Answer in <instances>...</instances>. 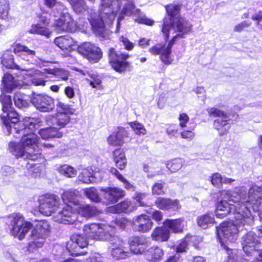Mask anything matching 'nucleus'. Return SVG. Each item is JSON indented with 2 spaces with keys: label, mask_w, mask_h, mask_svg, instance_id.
<instances>
[{
  "label": "nucleus",
  "mask_w": 262,
  "mask_h": 262,
  "mask_svg": "<svg viewBox=\"0 0 262 262\" xmlns=\"http://www.w3.org/2000/svg\"><path fill=\"white\" fill-rule=\"evenodd\" d=\"M230 213L233 212L236 223L230 225V230L237 232L236 225L243 224L244 220L251 216V209L258 212L260 221L262 223V187L257 185H253L249 189L248 193L245 187L236 188L230 194ZM257 233L259 237H262V225L258 229ZM236 239V234L234 235Z\"/></svg>",
  "instance_id": "1"
},
{
  "label": "nucleus",
  "mask_w": 262,
  "mask_h": 262,
  "mask_svg": "<svg viewBox=\"0 0 262 262\" xmlns=\"http://www.w3.org/2000/svg\"><path fill=\"white\" fill-rule=\"evenodd\" d=\"M9 117L12 118V123L10 125L5 120L4 132L8 136L12 135L15 138L22 136L20 142L24 148L28 150L39 151V138L34 132L39 127V119L34 118L25 117L21 121H19L17 115L11 113Z\"/></svg>",
  "instance_id": "2"
},
{
  "label": "nucleus",
  "mask_w": 262,
  "mask_h": 262,
  "mask_svg": "<svg viewBox=\"0 0 262 262\" xmlns=\"http://www.w3.org/2000/svg\"><path fill=\"white\" fill-rule=\"evenodd\" d=\"M172 25L179 33L173 36L167 45L161 44H157L149 49V52L152 55H160V58L161 61L165 64L169 65L172 63L173 58L171 56V48L176 39L178 37H183V35L189 33L192 28V25L186 19L182 17H180L176 23H172ZM175 31L171 32V34Z\"/></svg>",
  "instance_id": "3"
},
{
  "label": "nucleus",
  "mask_w": 262,
  "mask_h": 262,
  "mask_svg": "<svg viewBox=\"0 0 262 262\" xmlns=\"http://www.w3.org/2000/svg\"><path fill=\"white\" fill-rule=\"evenodd\" d=\"M83 231L88 238L97 241H107L111 248L125 246V243L119 237L113 235L114 227L113 225L92 224L84 225Z\"/></svg>",
  "instance_id": "4"
},
{
  "label": "nucleus",
  "mask_w": 262,
  "mask_h": 262,
  "mask_svg": "<svg viewBox=\"0 0 262 262\" xmlns=\"http://www.w3.org/2000/svg\"><path fill=\"white\" fill-rule=\"evenodd\" d=\"M120 0H101L98 16L90 19L92 28L98 33L102 31L104 24H111L120 9Z\"/></svg>",
  "instance_id": "5"
},
{
  "label": "nucleus",
  "mask_w": 262,
  "mask_h": 262,
  "mask_svg": "<svg viewBox=\"0 0 262 262\" xmlns=\"http://www.w3.org/2000/svg\"><path fill=\"white\" fill-rule=\"evenodd\" d=\"M43 3L48 8L53 10L55 15L58 14L60 15L59 18L56 20L54 24L57 32H73L76 30V23L69 13L64 12L66 9L64 5L56 0H43Z\"/></svg>",
  "instance_id": "6"
},
{
  "label": "nucleus",
  "mask_w": 262,
  "mask_h": 262,
  "mask_svg": "<svg viewBox=\"0 0 262 262\" xmlns=\"http://www.w3.org/2000/svg\"><path fill=\"white\" fill-rule=\"evenodd\" d=\"M5 222L10 226L11 234L19 240L24 239L32 228V224L26 221L24 216L19 213L7 216Z\"/></svg>",
  "instance_id": "7"
},
{
  "label": "nucleus",
  "mask_w": 262,
  "mask_h": 262,
  "mask_svg": "<svg viewBox=\"0 0 262 262\" xmlns=\"http://www.w3.org/2000/svg\"><path fill=\"white\" fill-rule=\"evenodd\" d=\"M49 228L50 226L47 222H39L36 225L35 228L31 231V242L28 246L29 251H33L35 248H39L43 245Z\"/></svg>",
  "instance_id": "8"
},
{
  "label": "nucleus",
  "mask_w": 262,
  "mask_h": 262,
  "mask_svg": "<svg viewBox=\"0 0 262 262\" xmlns=\"http://www.w3.org/2000/svg\"><path fill=\"white\" fill-rule=\"evenodd\" d=\"M123 15L137 17L135 20L140 24L151 26L154 23V20L147 18L145 16H141L140 10L135 7L134 3L132 1L127 2L124 5L121 11V15L118 17L117 28L119 27L120 21L123 19Z\"/></svg>",
  "instance_id": "9"
},
{
  "label": "nucleus",
  "mask_w": 262,
  "mask_h": 262,
  "mask_svg": "<svg viewBox=\"0 0 262 262\" xmlns=\"http://www.w3.org/2000/svg\"><path fill=\"white\" fill-rule=\"evenodd\" d=\"M165 9L169 17L164 19L162 31L165 39H167L169 37V33L174 31V28L172 23H174V19L177 20L180 18L181 5L170 4L166 6Z\"/></svg>",
  "instance_id": "10"
},
{
  "label": "nucleus",
  "mask_w": 262,
  "mask_h": 262,
  "mask_svg": "<svg viewBox=\"0 0 262 262\" xmlns=\"http://www.w3.org/2000/svg\"><path fill=\"white\" fill-rule=\"evenodd\" d=\"M108 59L112 68L117 72L121 73L129 67V63L126 61L129 55L127 53L116 51L111 48L108 52Z\"/></svg>",
  "instance_id": "11"
},
{
  "label": "nucleus",
  "mask_w": 262,
  "mask_h": 262,
  "mask_svg": "<svg viewBox=\"0 0 262 262\" xmlns=\"http://www.w3.org/2000/svg\"><path fill=\"white\" fill-rule=\"evenodd\" d=\"M39 212L46 216L52 214L59 206V198L56 195L46 194L38 199Z\"/></svg>",
  "instance_id": "12"
},
{
  "label": "nucleus",
  "mask_w": 262,
  "mask_h": 262,
  "mask_svg": "<svg viewBox=\"0 0 262 262\" xmlns=\"http://www.w3.org/2000/svg\"><path fill=\"white\" fill-rule=\"evenodd\" d=\"M77 51L90 61L94 63L98 62L102 56L101 49L91 42L82 43L78 47Z\"/></svg>",
  "instance_id": "13"
},
{
  "label": "nucleus",
  "mask_w": 262,
  "mask_h": 262,
  "mask_svg": "<svg viewBox=\"0 0 262 262\" xmlns=\"http://www.w3.org/2000/svg\"><path fill=\"white\" fill-rule=\"evenodd\" d=\"M210 116L219 117L214 122V126L218 130L220 135H224L228 132L229 124L228 117L224 113L216 108L212 107L207 110Z\"/></svg>",
  "instance_id": "14"
},
{
  "label": "nucleus",
  "mask_w": 262,
  "mask_h": 262,
  "mask_svg": "<svg viewBox=\"0 0 262 262\" xmlns=\"http://www.w3.org/2000/svg\"><path fill=\"white\" fill-rule=\"evenodd\" d=\"M30 101L36 109L42 112H51L55 107L54 99L46 95L34 94Z\"/></svg>",
  "instance_id": "15"
},
{
  "label": "nucleus",
  "mask_w": 262,
  "mask_h": 262,
  "mask_svg": "<svg viewBox=\"0 0 262 262\" xmlns=\"http://www.w3.org/2000/svg\"><path fill=\"white\" fill-rule=\"evenodd\" d=\"M77 219V213L71 205H64L62 209L54 215L55 222L64 224H72Z\"/></svg>",
  "instance_id": "16"
},
{
  "label": "nucleus",
  "mask_w": 262,
  "mask_h": 262,
  "mask_svg": "<svg viewBox=\"0 0 262 262\" xmlns=\"http://www.w3.org/2000/svg\"><path fill=\"white\" fill-rule=\"evenodd\" d=\"M88 242L86 238L81 234H74L67 244V248L72 255L76 256L84 254L78 251L79 248L86 247Z\"/></svg>",
  "instance_id": "17"
},
{
  "label": "nucleus",
  "mask_w": 262,
  "mask_h": 262,
  "mask_svg": "<svg viewBox=\"0 0 262 262\" xmlns=\"http://www.w3.org/2000/svg\"><path fill=\"white\" fill-rule=\"evenodd\" d=\"M133 223L135 229L142 233L149 231L153 225L149 217L145 214L135 216L133 220Z\"/></svg>",
  "instance_id": "18"
},
{
  "label": "nucleus",
  "mask_w": 262,
  "mask_h": 262,
  "mask_svg": "<svg viewBox=\"0 0 262 262\" xmlns=\"http://www.w3.org/2000/svg\"><path fill=\"white\" fill-rule=\"evenodd\" d=\"M128 242L130 250L136 254L143 253L149 245L148 240L144 236L130 237Z\"/></svg>",
  "instance_id": "19"
},
{
  "label": "nucleus",
  "mask_w": 262,
  "mask_h": 262,
  "mask_svg": "<svg viewBox=\"0 0 262 262\" xmlns=\"http://www.w3.org/2000/svg\"><path fill=\"white\" fill-rule=\"evenodd\" d=\"M0 101L2 102L3 105V114L1 115V119L3 123V128H5V120H7L10 125L12 123L13 120L12 118H10V114L11 113H15L17 115V118L18 117V114L11 107L12 101L10 96L3 95L0 96Z\"/></svg>",
  "instance_id": "20"
},
{
  "label": "nucleus",
  "mask_w": 262,
  "mask_h": 262,
  "mask_svg": "<svg viewBox=\"0 0 262 262\" xmlns=\"http://www.w3.org/2000/svg\"><path fill=\"white\" fill-rule=\"evenodd\" d=\"M71 119L70 115L66 113H56L55 116L49 115L46 121L48 125L55 127L58 130L64 127Z\"/></svg>",
  "instance_id": "21"
},
{
  "label": "nucleus",
  "mask_w": 262,
  "mask_h": 262,
  "mask_svg": "<svg viewBox=\"0 0 262 262\" xmlns=\"http://www.w3.org/2000/svg\"><path fill=\"white\" fill-rule=\"evenodd\" d=\"M101 191L104 192V199L112 203L117 202L119 199L124 197L125 195V191L118 187L102 188Z\"/></svg>",
  "instance_id": "22"
},
{
  "label": "nucleus",
  "mask_w": 262,
  "mask_h": 262,
  "mask_svg": "<svg viewBox=\"0 0 262 262\" xmlns=\"http://www.w3.org/2000/svg\"><path fill=\"white\" fill-rule=\"evenodd\" d=\"M222 195H225L223 199L219 202L216 206V216L220 219L224 218L229 213V194L227 190L221 192Z\"/></svg>",
  "instance_id": "23"
},
{
  "label": "nucleus",
  "mask_w": 262,
  "mask_h": 262,
  "mask_svg": "<svg viewBox=\"0 0 262 262\" xmlns=\"http://www.w3.org/2000/svg\"><path fill=\"white\" fill-rule=\"evenodd\" d=\"M217 235L221 246L228 251V242L229 237V223L224 222L217 227Z\"/></svg>",
  "instance_id": "24"
},
{
  "label": "nucleus",
  "mask_w": 262,
  "mask_h": 262,
  "mask_svg": "<svg viewBox=\"0 0 262 262\" xmlns=\"http://www.w3.org/2000/svg\"><path fill=\"white\" fill-rule=\"evenodd\" d=\"M128 136L127 131L123 127L118 128V131L111 135L107 139L109 145L121 146L124 143V139Z\"/></svg>",
  "instance_id": "25"
},
{
  "label": "nucleus",
  "mask_w": 262,
  "mask_h": 262,
  "mask_svg": "<svg viewBox=\"0 0 262 262\" xmlns=\"http://www.w3.org/2000/svg\"><path fill=\"white\" fill-rule=\"evenodd\" d=\"M13 51L15 54L23 58L27 61H30L33 58L36 54V51L30 49L25 45L16 43L13 46Z\"/></svg>",
  "instance_id": "26"
},
{
  "label": "nucleus",
  "mask_w": 262,
  "mask_h": 262,
  "mask_svg": "<svg viewBox=\"0 0 262 262\" xmlns=\"http://www.w3.org/2000/svg\"><path fill=\"white\" fill-rule=\"evenodd\" d=\"M155 204L158 208L163 210L178 209L181 207L178 200L161 197L157 199Z\"/></svg>",
  "instance_id": "27"
},
{
  "label": "nucleus",
  "mask_w": 262,
  "mask_h": 262,
  "mask_svg": "<svg viewBox=\"0 0 262 262\" xmlns=\"http://www.w3.org/2000/svg\"><path fill=\"white\" fill-rule=\"evenodd\" d=\"M135 209V206L129 201H124L116 205L111 206L108 208V211L113 213L121 212L128 213L133 211Z\"/></svg>",
  "instance_id": "28"
},
{
  "label": "nucleus",
  "mask_w": 262,
  "mask_h": 262,
  "mask_svg": "<svg viewBox=\"0 0 262 262\" xmlns=\"http://www.w3.org/2000/svg\"><path fill=\"white\" fill-rule=\"evenodd\" d=\"M40 21L45 26H41L39 24L33 25L29 32L32 34H39L48 37L51 34V31L45 26L49 24V20L44 16H41Z\"/></svg>",
  "instance_id": "29"
},
{
  "label": "nucleus",
  "mask_w": 262,
  "mask_h": 262,
  "mask_svg": "<svg viewBox=\"0 0 262 262\" xmlns=\"http://www.w3.org/2000/svg\"><path fill=\"white\" fill-rule=\"evenodd\" d=\"M3 88L2 91L4 92L10 93L12 90L18 86V82L13 76L9 73L5 74L2 80Z\"/></svg>",
  "instance_id": "30"
},
{
  "label": "nucleus",
  "mask_w": 262,
  "mask_h": 262,
  "mask_svg": "<svg viewBox=\"0 0 262 262\" xmlns=\"http://www.w3.org/2000/svg\"><path fill=\"white\" fill-rule=\"evenodd\" d=\"M146 259L151 262H159L164 255L163 250L158 246L150 248L145 254Z\"/></svg>",
  "instance_id": "31"
},
{
  "label": "nucleus",
  "mask_w": 262,
  "mask_h": 262,
  "mask_svg": "<svg viewBox=\"0 0 262 262\" xmlns=\"http://www.w3.org/2000/svg\"><path fill=\"white\" fill-rule=\"evenodd\" d=\"M38 134L43 140H49L54 138H59L62 136V133L53 126L40 129Z\"/></svg>",
  "instance_id": "32"
},
{
  "label": "nucleus",
  "mask_w": 262,
  "mask_h": 262,
  "mask_svg": "<svg viewBox=\"0 0 262 262\" xmlns=\"http://www.w3.org/2000/svg\"><path fill=\"white\" fill-rule=\"evenodd\" d=\"M167 227L156 228L151 235L153 240L157 242H164L168 239L169 236V231Z\"/></svg>",
  "instance_id": "33"
},
{
  "label": "nucleus",
  "mask_w": 262,
  "mask_h": 262,
  "mask_svg": "<svg viewBox=\"0 0 262 262\" xmlns=\"http://www.w3.org/2000/svg\"><path fill=\"white\" fill-rule=\"evenodd\" d=\"M185 222L181 219L166 220L164 222V226L170 229L174 233L181 232L183 231Z\"/></svg>",
  "instance_id": "34"
},
{
  "label": "nucleus",
  "mask_w": 262,
  "mask_h": 262,
  "mask_svg": "<svg viewBox=\"0 0 262 262\" xmlns=\"http://www.w3.org/2000/svg\"><path fill=\"white\" fill-rule=\"evenodd\" d=\"M55 44L62 50H70L74 45L73 39L69 36H62L56 37Z\"/></svg>",
  "instance_id": "35"
},
{
  "label": "nucleus",
  "mask_w": 262,
  "mask_h": 262,
  "mask_svg": "<svg viewBox=\"0 0 262 262\" xmlns=\"http://www.w3.org/2000/svg\"><path fill=\"white\" fill-rule=\"evenodd\" d=\"M113 156L116 166L121 170L124 169L127 163L124 151L120 149H116L114 151Z\"/></svg>",
  "instance_id": "36"
},
{
  "label": "nucleus",
  "mask_w": 262,
  "mask_h": 262,
  "mask_svg": "<svg viewBox=\"0 0 262 262\" xmlns=\"http://www.w3.org/2000/svg\"><path fill=\"white\" fill-rule=\"evenodd\" d=\"M9 150L16 158H23L27 150L21 143H18L14 142L9 143Z\"/></svg>",
  "instance_id": "37"
},
{
  "label": "nucleus",
  "mask_w": 262,
  "mask_h": 262,
  "mask_svg": "<svg viewBox=\"0 0 262 262\" xmlns=\"http://www.w3.org/2000/svg\"><path fill=\"white\" fill-rule=\"evenodd\" d=\"M78 211L79 214L86 217L95 216L97 215L99 212L95 207L89 205L80 206Z\"/></svg>",
  "instance_id": "38"
},
{
  "label": "nucleus",
  "mask_w": 262,
  "mask_h": 262,
  "mask_svg": "<svg viewBox=\"0 0 262 262\" xmlns=\"http://www.w3.org/2000/svg\"><path fill=\"white\" fill-rule=\"evenodd\" d=\"M214 223V219L213 215L208 213L201 215L197 219L198 226L203 229L207 228L213 225Z\"/></svg>",
  "instance_id": "39"
},
{
  "label": "nucleus",
  "mask_w": 262,
  "mask_h": 262,
  "mask_svg": "<svg viewBox=\"0 0 262 262\" xmlns=\"http://www.w3.org/2000/svg\"><path fill=\"white\" fill-rule=\"evenodd\" d=\"M57 171L61 175L67 178H74L77 174L76 170L67 164L60 165L57 168Z\"/></svg>",
  "instance_id": "40"
},
{
  "label": "nucleus",
  "mask_w": 262,
  "mask_h": 262,
  "mask_svg": "<svg viewBox=\"0 0 262 262\" xmlns=\"http://www.w3.org/2000/svg\"><path fill=\"white\" fill-rule=\"evenodd\" d=\"M93 170L90 168L84 169L78 176V179L84 183H91L93 179Z\"/></svg>",
  "instance_id": "41"
},
{
  "label": "nucleus",
  "mask_w": 262,
  "mask_h": 262,
  "mask_svg": "<svg viewBox=\"0 0 262 262\" xmlns=\"http://www.w3.org/2000/svg\"><path fill=\"white\" fill-rule=\"evenodd\" d=\"M184 163V160L181 158H176L169 161L166 166L171 172H175L180 170Z\"/></svg>",
  "instance_id": "42"
},
{
  "label": "nucleus",
  "mask_w": 262,
  "mask_h": 262,
  "mask_svg": "<svg viewBox=\"0 0 262 262\" xmlns=\"http://www.w3.org/2000/svg\"><path fill=\"white\" fill-rule=\"evenodd\" d=\"M47 73L64 81L68 80L69 77V72L62 69H48Z\"/></svg>",
  "instance_id": "43"
},
{
  "label": "nucleus",
  "mask_w": 262,
  "mask_h": 262,
  "mask_svg": "<svg viewBox=\"0 0 262 262\" xmlns=\"http://www.w3.org/2000/svg\"><path fill=\"white\" fill-rule=\"evenodd\" d=\"M84 195L93 202H98L101 200L96 188L94 187L87 188L83 189Z\"/></svg>",
  "instance_id": "44"
},
{
  "label": "nucleus",
  "mask_w": 262,
  "mask_h": 262,
  "mask_svg": "<svg viewBox=\"0 0 262 262\" xmlns=\"http://www.w3.org/2000/svg\"><path fill=\"white\" fill-rule=\"evenodd\" d=\"M111 254L116 259H123L127 256L125 246L111 248Z\"/></svg>",
  "instance_id": "45"
},
{
  "label": "nucleus",
  "mask_w": 262,
  "mask_h": 262,
  "mask_svg": "<svg viewBox=\"0 0 262 262\" xmlns=\"http://www.w3.org/2000/svg\"><path fill=\"white\" fill-rule=\"evenodd\" d=\"M76 193L75 191L68 190L64 192L62 194V199L65 205H68V203L76 204Z\"/></svg>",
  "instance_id": "46"
},
{
  "label": "nucleus",
  "mask_w": 262,
  "mask_h": 262,
  "mask_svg": "<svg viewBox=\"0 0 262 262\" xmlns=\"http://www.w3.org/2000/svg\"><path fill=\"white\" fill-rule=\"evenodd\" d=\"M24 95L20 93H16L14 96V101L16 106L18 108H25L29 105L27 100L24 99Z\"/></svg>",
  "instance_id": "47"
},
{
  "label": "nucleus",
  "mask_w": 262,
  "mask_h": 262,
  "mask_svg": "<svg viewBox=\"0 0 262 262\" xmlns=\"http://www.w3.org/2000/svg\"><path fill=\"white\" fill-rule=\"evenodd\" d=\"M57 113H66L69 115L73 114V109L68 104L58 101L56 104Z\"/></svg>",
  "instance_id": "48"
},
{
  "label": "nucleus",
  "mask_w": 262,
  "mask_h": 262,
  "mask_svg": "<svg viewBox=\"0 0 262 262\" xmlns=\"http://www.w3.org/2000/svg\"><path fill=\"white\" fill-rule=\"evenodd\" d=\"M129 125L137 135H144L146 134V130L142 124L138 122L135 121L130 122Z\"/></svg>",
  "instance_id": "49"
},
{
  "label": "nucleus",
  "mask_w": 262,
  "mask_h": 262,
  "mask_svg": "<svg viewBox=\"0 0 262 262\" xmlns=\"http://www.w3.org/2000/svg\"><path fill=\"white\" fill-rule=\"evenodd\" d=\"M227 181V179H223L219 173H213L211 177L212 184L216 187H219L222 183H225Z\"/></svg>",
  "instance_id": "50"
},
{
  "label": "nucleus",
  "mask_w": 262,
  "mask_h": 262,
  "mask_svg": "<svg viewBox=\"0 0 262 262\" xmlns=\"http://www.w3.org/2000/svg\"><path fill=\"white\" fill-rule=\"evenodd\" d=\"M9 9L8 0H0V14L3 18H8Z\"/></svg>",
  "instance_id": "51"
},
{
  "label": "nucleus",
  "mask_w": 262,
  "mask_h": 262,
  "mask_svg": "<svg viewBox=\"0 0 262 262\" xmlns=\"http://www.w3.org/2000/svg\"><path fill=\"white\" fill-rule=\"evenodd\" d=\"M146 194L143 193H136L135 195L133 197L134 202L133 205L135 206V209L137 206H144L145 205V202L143 200L145 198Z\"/></svg>",
  "instance_id": "52"
},
{
  "label": "nucleus",
  "mask_w": 262,
  "mask_h": 262,
  "mask_svg": "<svg viewBox=\"0 0 262 262\" xmlns=\"http://www.w3.org/2000/svg\"><path fill=\"white\" fill-rule=\"evenodd\" d=\"M2 63L4 66H6L8 68H15L21 71H26L27 72L29 71L28 70H26L25 69H23L20 68L19 66L15 64L13 62V59L11 57H10L9 63H7L6 57L5 56L3 57L2 59Z\"/></svg>",
  "instance_id": "53"
},
{
  "label": "nucleus",
  "mask_w": 262,
  "mask_h": 262,
  "mask_svg": "<svg viewBox=\"0 0 262 262\" xmlns=\"http://www.w3.org/2000/svg\"><path fill=\"white\" fill-rule=\"evenodd\" d=\"M119 41L122 43L123 46L124 47V49L127 51H131L134 48L135 44L131 42L128 38L125 36H121L119 37Z\"/></svg>",
  "instance_id": "54"
},
{
  "label": "nucleus",
  "mask_w": 262,
  "mask_h": 262,
  "mask_svg": "<svg viewBox=\"0 0 262 262\" xmlns=\"http://www.w3.org/2000/svg\"><path fill=\"white\" fill-rule=\"evenodd\" d=\"M37 150V149L36 150ZM40 149L39 148V151L34 150H28L24 154V156L23 158L27 159H30L33 161L36 160L40 156Z\"/></svg>",
  "instance_id": "55"
},
{
  "label": "nucleus",
  "mask_w": 262,
  "mask_h": 262,
  "mask_svg": "<svg viewBox=\"0 0 262 262\" xmlns=\"http://www.w3.org/2000/svg\"><path fill=\"white\" fill-rule=\"evenodd\" d=\"M72 7L76 13H81L85 10V3L84 0H79L76 3H74V6Z\"/></svg>",
  "instance_id": "56"
},
{
  "label": "nucleus",
  "mask_w": 262,
  "mask_h": 262,
  "mask_svg": "<svg viewBox=\"0 0 262 262\" xmlns=\"http://www.w3.org/2000/svg\"><path fill=\"white\" fill-rule=\"evenodd\" d=\"M179 126L184 128L186 127V124L189 120L188 116L185 113L180 114L179 117Z\"/></svg>",
  "instance_id": "57"
},
{
  "label": "nucleus",
  "mask_w": 262,
  "mask_h": 262,
  "mask_svg": "<svg viewBox=\"0 0 262 262\" xmlns=\"http://www.w3.org/2000/svg\"><path fill=\"white\" fill-rule=\"evenodd\" d=\"M188 238H184L181 242L178 244L177 247V251L178 252H185L187 246L188 245Z\"/></svg>",
  "instance_id": "58"
},
{
  "label": "nucleus",
  "mask_w": 262,
  "mask_h": 262,
  "mask_svg": "<svg viewBox=\"0 0 262 262\" xmlns=\"http://www.w3.org/2000/svg\"><path fill=\"white\" fill-rule=\"evenodd\" d=\"M188 238V245L192 244L195 248H198L199 244L202 241V237L198 236H186Z\"/></svg>",
  "instance_id": "59"
},
{
  "label": "nucleus",
  "mask_w": 262,
  "mask_h": 262,
  "mask_svg": "<svg viewBox=\"0 0 262 262\" xmlns=\"http://www.w3.org/2000/svg\"><path fill=\"white\" fill-rule=\"evenodd\" d=\"M182 138L188 141H191L195 136V134L191 130H185L180 134Z\"/></svg>",
  "instance_id": "60"
},
{
  "label": "nucleus",
  "mask_w": 262,
  "mask_h": 262,
  "mask_svg": "<svg viewBox=\"0 0 262 262\" xmlns=\"http://www.w3.org/2000/svg\"><path fill=\"white\" fill-rule=\"evenodd\" d=\"M152 193L156 194H161L164 192L163 185L157 183L152 187Z\"/></svg>",
  "instance_id": "61"
},
{
  "label": "nucleus",
  "mask_w": 262,
  "mask_h": 262,
  "mask_svg": "<svg viewBox=\"0 0 262 262\" xmlns=\"http://www.w3.org/2000/svg\"><path fill=\"white\" fill-rule=\"evenodd\" d=\"M178 133V129L176 128L174 125H169L166 128V133L170 138L174 137Z\"/></svg>",
  "instance_id": "62"
},
{
  "label": "nucleus",
  "mask_w": 262,
  "mask_h": 262,
  "mask_svg": "<svg viewBox=\"0 0 262 262\" xmlns=\"http://www.w3.org/2000/svg\"><path fill=\"white\" fill-rule=\"evenodd\" d=\"M31 82L36 86H44L46 84V81L41 78L34 77L32 78Z\"/></svg>",
  "instance_id": "63"
},
{
  "label": "nucleus",
  "mask_w": 262,
  "mask_h": 262,
  "mask_svg": "<svg viewBox=\"0 0 262 262\" xmlns=\"http://www.w3.org/2000/svg\"><path fill=\"white\" fill-rule=\"evenodd\" d=\"M124 184V187L127 190L134 191V186L130 184L123 176L120 177V180Z\"/></svg>",
  "instance_id": "64"
}]
</instances>
